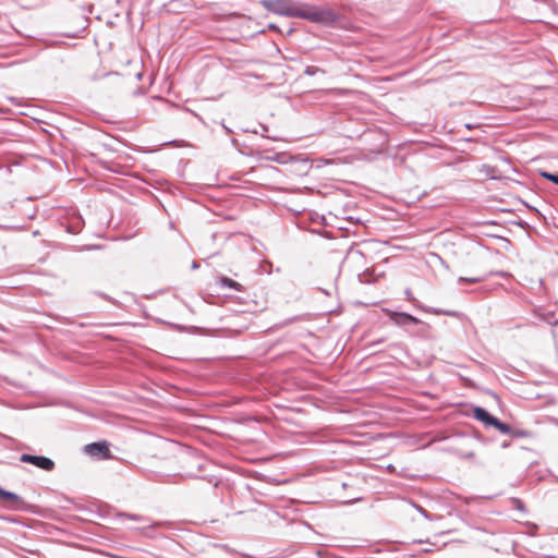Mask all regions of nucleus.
Returning a JSON list of instances; mask_svg holds the SVG:
<instances>
[{
	"label": "nucleus",
	"instance_id": "nucleus-1",
	"mask_svg": "<svg viewBox=\"0 0 558 558\" xmlns=\"http://www.w3.org/2000/svg\"><path fill=\"white\" fill-rule=\"evenodd\" d=\"M262 4L267 11L275 14L304 19L316 23H324L332 17V13L328 10L294 0H262Z\"/></svg>",
	"mask_w": 558,
	"mask_h": 558
},
{
	"label": "nucleus",
	"instance_id": "nucleus-2",
	"mask_svg": "<svg viewBox=\"0 0 558 558\" xmlns=\"http://www.w3.org/2000/svg\"><path fill=\"white\" fill-rule=\"evenodd\" d=\"M20 460L25 463H31L45 471H51L54 468V462L51 459L43 456H32L24 453L21 456Z\"/></svg>",
	"mask_w": 558,
	"mask_h": 558
},
{
	"label": "nucleus",
	"instance_id": "nucleus-3",
	"mask_svg": "<svg viewBox=\"0 0 558 558\" xmlns=\"http://www.w3.org/2000/svg\"><path fill=\"white\" fill-rule=\"evenodd\" d=\"M387 314L390 320L399 326H404L407 324H417L420 322L416 317L407 313L387 311Z\"/></svg>",
	"mask_w": 558,
	"mask_h": 558
},
{
	"label": "nucleus",
	"instance_id": "nucleus-4",
	"mask_svg": "<svg viewBox=\"0 0 558 558\" xmlns=\"http://www.w3.org/2000/svg\"><path fill=\"white\" fill-rule=\"evenodd\" d=\"M85 451L92 457H107L109 449L105 442H93L85 446Z\"/></svg>",
	"mask_w": 558,
	"mask_h": 558
},
{
	"label": "nucleus",
	"instance_id": "nucleus-5",
	"mask_svg": "<svg viewBox=\"0 0 558 558\" xmlns=\"http://www.w3.org/2000/svg\"><path fill=\"white\" fill-rule=\"evenodd\" d=\"M0 500L7 502L10 506H17L21 504L22 499L19 495L12 492H8L0 487Z\"/></svg>",
	"mask_w": 558,
	"mask_h": 558
},
{
	"label": "nucleus",
	"instance_id": "nucleus-6",
	"mask_svg": "<svg viewBox=\"0 0 558 558\" xmlns=\"http://www.w3.org/2000/svg\"><path fill=\"white\" fill-rule=\"evenodd\" d=\"M474 416L485 423L486 425L493 426V421H496L497 417L490 415L485 409L483 408H475L474 409Z\"/></svg>",
	"mask_w": 558,
	"mask_h": 558
},
{
	"label": "nucleus",
	"instance_id": "nucleus-7",
	"mask_svg": "<svg viewBox=\"0 0 558 558\" xmlns=\"http://www.w3.org/2000/svg\"><path fill=\"white\" fill-rule=\"evenodd\" d=\"M363 259L360 251H350L344 259V266L350 267L352 264L359 263Z\"/></svg>",
	"mask_w": 558,
	"mask_h": 558
},
{
	"label": "nucleus",
	"instance_id": "nucleus-8",
	"mask_svg": "<svg viewBox=\"0 0 558 558\" xmlns=\"http://www.w3.org/2000/svg\"><path fill=\"white\" fill-rule=\"evenodd\" d=\"M493 426L496 427L502 434L511 433V427L509 425L500 422L498 418L496 421H493Z\"/></svg>",
	"mask_w": 558,
	"mask_h": 558
},
{
	"label": "nucleus",
	"instance_id": "nucleus-9",
	"mask_svg": "<svg viewBox=\"0 0 558 558\" xmlns=\"http://www.w3.org/2000/svg\"><path fill=\"white\" fill-rule=\"evenodd\" d=\"M221 283L225 286V287H229V288H234V289H238L239 287V283L233 281L232 279L230 278H222L221 279Z\"/></svg>",
	"mask_w": 558,
	"mask_h": 558
},
{
	"label": "nucleus",
	"instance_id": "nucleus-10",
	"mask_svg": "<svg viewBox=\"0 0 558 558\" xmlns=\"http://www.w3.org/2000/svg\"><path fill=\"white\" fill-rule=\"evenodd\" d=\"M542 177L558 185V174L549 173V172H543Z\"/></svg>",
	"mask_w": 558,
	"mask_h": 558
},
{
	"label": "nucleus",
	"instance_id": "nucleus-11",
	"mask_svg": "<svg viewBox=\"0 0 558 558\" xmlns=\"http://www.w3.org/2000/svg\"><path fill=\"white\" fill-rule=\"evenodd\" d=\"M459 281H468V282H478L480 279L478 278H459Z\"/></svg>",
	"mask_w": 558,
	"mask_h": 558
}]
</instances>
